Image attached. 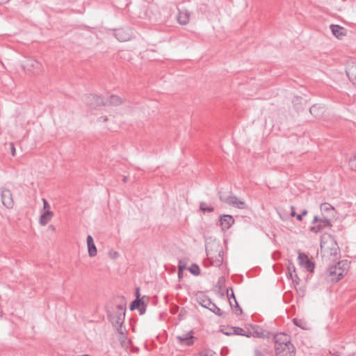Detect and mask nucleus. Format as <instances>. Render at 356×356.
<instances>
[{"label": "nucleus", "mask_w": 356, "mask_h": 356, "mask_svg": "<svg viewBox=\"0 0 356 356\" xmlns=\"http://www.w3.org/2000/svg\"><path fill=\"white\" fill-rule=\"evenodd\" d=\"M345 266H346V263L341 261L328 268L327 270V281L331 282H339L347 273V268Z\"/></svg>", "instance_id": "f257e3e1"}, {"label": "nucleus", "mask_w": 356, "mask_h": 356, "mask_svg": "<svg viewBox=\"0 0 356 356\" xmlns=\"http://www.w3.org/2000/svg\"><path fill=\"white\" fill-rule=\"evenodd\" d=\"M327 237L330 240V245L327 244V241H324L322 238L321 241V250L323 252L324 254H327L333 257V260H334L337 259L338 256L340 254L339 247L335 238L331 234H327Z\"/></svg>", "instance_id": "f03ea898"}, {"label": "nucleus", "mask_w": 356, "mask_h": 356, "mask_svg": "<svg viewBox=\"0 0 356 356\" xmlns=\"http://www.w3.org/2000/svg\"><path fill=\"white\" fill-rule=\"evenodd\" d=\"M126 314V305H118L113 312L107 311V317L113 326L116 327L118 324H124Z\"/></svg>", "instance_id": "7ed1b4c3"}, {"label": "nucleus", "mask_w": 356, "mask_h": 356, "mask_svg": "<svg viewBox=\"0 0 356 356\" xmlns=\"http://www.w3.org/2000/svg\"><path fill=\"white\" fill-rule=\"evenodd\" d=\"M218 196L220 201L238 209H243L246 207L245 202L238 200L236 196L233 195L232 193L219 191Z\"/></svg>", "instance_id": "20e7f679"}, {"label": "nucleus", "mask_w": 356, "mask_h": 356, "mask_svg": "<svg viewBox=\"0 0 356 356\" xmlns=\"http://www.w3.org/2000/svg\"><path fill=\"white\" fill-rule=\"evenodd\" d=\"M197 302L204 308L209 309L211 312L214 313L216 315L218 316H222L223 312L221 309L214 303L213 302L209 296L202 294L197 297Z\"/></svg>", "instance_id": "39448f33"}, {"label": "nucleus", "mask_w": 356, "mask_h": 356, "mask_svg": "<svg viewBox=\"0 0 356 356\" xmlns=\"http://www.w3.org/2000/svg\"><path fill=\"white\" fill-rule=\"evenodd\" d=\"M320 209L324 226H327L329 228H330L332 227V223L330 218L334 217L335 216L334 207H332L330 204L325 202L321 204Z\"/></svg>", "instance_id": "423d86ee"}, {"label": "nucleus", "mask_w": 356, "mask_h": 356, "mask_svg": "<svg viewBox=\"0 0 356 356\" xmlns=\"http://www.w3.org/2000/svg\"><path fill=\"white\" fill-rule=\"evenodd\" d=\"M24 70L31 74H38L42 71V64L33 58L26 59L22 65Z\"/></svg>", "instance_id": "0eeeda50"}, {"label": "nucleus", "mask_w": 356, "mask_h": 356, "mask_svg": "<svg viewBox=\"0 0 356 356\" xmlns=\"http://www.w3.org/2000/svg\"><path fill=\"white\" fill-rule=\"evenodd\" d=\"M113 35L121 42L129 40L132 36V31L129 27L114 29Z\"/></svg>", "instance_id": "6e6552de"}, {"label": "nucleus", "mask_w": 356, "mask_h": 356, "mask_svg": "<svg viewBox=\"0 0 356 356\" xmlns=\"http://www.w3.org/2000/svg\"><path fill=\"white\" fill-rule=\"evenodd\" d=\"M84 101L88 105L93 108H96L102 106H106L108 104V103L105 102L102 97L92 94L86 96Z\"/></svg>", "instance_id": "1a4fd4ad"}, {"label": "nucleus", "mask_w": 356, "mask_h": 356, "mask_svg": "<svg viewBox=\"0 0 356 356\" xmlns=\"http://www.w3.org/2000/svg\"><path fill=\"white\" fill-rule=\"evenodd\" d=\"M177 343L181 346H191L194 343L195 337L193 331L191 330L182 335H178L175 337Z\"/></svg>", "instance_id": "9d476101"}, {"label": "nucleus", "mask_w": 356, "mask_h": 356, "mask_svg": "<svg viewBox=\"0 0 356 356\" xmlns=\"http://www.w3.org/2000/svg\"><path fill=\"white\" fill-rule=\"evenodd\" d=\"M1 197L3 206L8 209H12L14 206L13 194L9 189L6 188H1Z\"/></svg>", "instance_id": "9b49d317"}, {"label": "nucleus", "mask_w": 356, "mask_h": 356, "mask_svg": "<svg viewBox=\"0 0 356 356\" xmlns=\"http://www.w3.org/2000/svg\"><path fill=\"white\" fill-rule=\"evenodd\" d=\"M276 356H295L296 348L293 344L289 346L275 347Z\"/></svg>", "instance_id": "f8f14e48"}, {"label": "nucleus", "mask_w": 356, "mask_h": 356, "mask_svg": "<svg viewBox=\"0 0 356 356\" xmlns=\"http://www.w3.org/2000/svg\"><path fill=\"white\" fill-rule=\"evenodd\" d=\"M273 339L275 341V347L289 346L292 344L290 341V337L284 333H278L274 335Z\"/></svg>", "instance_id": "ddd939ff"}, {"label": "nucleus", "mask_w": 356, "mask_h": 356, "mask_svg": "<svg viewBox=\"0 0 356 356\" xmlns=\"http://www.w3.org/2000/svg\"><path fill=\"white\" fill-rule=\"evenodd\" d=\"M220 225L222 231L229 229L234 223V219L232 216L228 214L220 215L219 217Z\"/></svg>", "instance_id": "4468645a"}, {"label": "nucleus", "mask_w": 356, "mask_h": 356, "mask_svg": "<svg viewBox=\"0 0 356 356\" xmlns=\"http://www.w3.org/2000/svg\"><path fill=\"white\" fill-rule=\"evenodd\" d=\"M346 73L350 81H356V61L353 60L348 63Z\"/></svg>", "instance_id": "2eb2a0df"}, {"label": "nucleus", "mask_w": 356, "mask_h": 356, "mask_svg": "<svg viewBox=\"0 0 356 356\" xmlns=\"http://www.w3.org/2000/svg\"><path fill=\"white\" fill-rule=\"evenodd\" d=\"M330 29L332 34L338 39H342L346 35V29L339 25L331 24Z\"/></svg>", "instance_id": "dca6fc26"}, {"label": "nucleus", "mask_w": 356, "mask_h": 356, "mask_svg": "<svg viewBox=\"0 0 356 356\" xmlns=\"http://www.w3.org/2000/svg\"><path fill=\"white\" fill-rule=\"evenodd\" d=\"M268 332H266L265 330H264L261 327L255 325L252 327L251 330L248 331V334H249V337L253 336L257 337L259 338H264L268 337Z\"/></svg>", "instance_id": "f3484780"}, {"label": "nucleus", "mask_w": 356, "mask_h": 356, "mask_svg": "<svg viewBox=\"0 0 356 356\" xmlns=\"http://www.w3.org/2000/svg\"><path fill=\"white\" fill-rule=\"evenodd\" d=\"M177 18L180 24H187L190 19V13L186 10H179Z\"/></svg>", "instance_id": "a211bd4d"}, {"label": "nucleus", "mask_w": 356, "mask_h": 356, "mask_svg": "<svg viewBox=\"0 0 356 356\" xmlns=\"http://www.w3.org/2000/svg\"><path fill=\"white\" fill-rule=\"evenodd\" d=\"M87 245H88V255L90 257H93L97 255V248L95 245L94 241L92 237L90 235H88L87 236Z\"/></svg>", "instance_id": "6ab92c4d"}, {"label": "nucleus", "mask_w": 356, "mask_h": 356, "mask_svg": "<svg viewBox=\"0 0 356 356\" xmlns=\"http://www.w3.org/2000/svg\"><path fill=\"white\" fill-rule=\"evenodd\" d=\"M53 217V212L49 210L44 211L40 215L39 222L41 225H46Z\"/></svg>", "instance_id": "aec40b11"}, {"label": "nucleus", "mask_w": 356, "mask_h": 356, "mask_svg": "<svg viewBox=\"0 0 356 356\" xmlns=\"http://www.w3.org/2000/svg\"><path fill=\"white\" fill-rule=\"evenodd\" d=\"M105 102L108 103L106 106H118L122 104L124 100L117 95H112Z\"/></svg>", "instance_id": "412c9836"}, {"label": "nucleus", "mask_w": 356, "mask_h": 356, "mask_svg": "<svg viewBox=\"0 0 356 356\" xmlns=\"http://www.w3.org/2000/svg\"><path fill=\"white\" fill-rule=\"evenodd\" d=\"M306 103V100L300 97H295L293 99V104L295 108L298 111L303 109V105Z\"/></svg>", "instance_id": "4be33fe9"}, {"label": "nucleus", "mask_w": 356, "mask_h": 356, "mask_svg": "<svg viewBox=\"0 0 356 356\" xmlns=\"http://www.w3.org/2000/svg\"><path fill=\"white\" fill-rule=\"evenodd\" d=\"M323 109V108L322 107H321L316 104H314L310 107L309 112L315 118H318L322 115Z\"/></svg>", "instance_id": "5701e85b"}, {"label": "nucleus", "mask_w": 356, "mask_h": 356, "mask_svg": "<svg viewBox=\"0 0 356 356\" xmlns=\"http://www.w3.org/2000/svg\"><path fill=\"white\" fill-rule=\"evenodd\" d=\"M124 324H118L116 326V332L120 335L119 340H124L127 338V330L123 326Z\"/></svg>", "instance_id": "b1692460"}, {"label": "nucleus", "mask_w": 356, "mask_h": 356, "mask_svg": "<svg viewBox=\"0 0 356 356\" xmlns=\"http://www.w3.org/2000/svg\"><path fill=\"white\" fill-rule=\"evenodd\" d=\"M305 259V263L303 264V266L309 272H312L314 269V263L312 261L308 256H304Z\"/></svg>", "instance_id": "393cba45"}, {"label": "nucleus", "mask_w": 356, "mask_h": 356, "mask_svg": "<svg viewBox=\"0 0 356 356\" xmlns=\"http://www.w3.org/2000/svg\"><path fill=\"white\" fill-rule=\"evenodd\" d=\"M293 322L296 326L300 327L302 330L307 329V324L306 321H305L302 319H299V318H293Z\"/></svg>", "instance_id": "a878e982"}, {"label": "nucleus", "mask_w": 356, "mask_h": 356, "mask_svg": "<svg viewBox=\"0 0 356 356\" xmlns=\"http://www.w3.org/2000/svg\"><path fill=\"white\" fill-rule=\"evenodd\" d=\"M231 330H233V334L236 335H241L249 337V334H248V332H245L243 329L238 327H232Z\"/></svg>", "instance_id": "bb28decb"}, {"label": "nucleus", "mask_w": 356, "mask_h": 356, "mask_svg": "<svg viewBox=\"0 0 356 356\" xmlns=\"http://www.w3.org/2000/svg\"><path fill=\"white\" fill-rule=\"evenodd\" d=\"M200 209L203 213H211L214 211V208L212 207L207 206V204L204 202H201L200 204Z\"/></svg>", "instance_id": "cd10ccee"}, {"label": "nucleus", "mask_w": 356, "mask_h": 356, "mask_svg": "<svg viewBox=\"0 0 356 356\" xmlns=\"http://www.w3.org/2000/svg\"><path fill=\"white\" fill-rule=\"evenodd\" d=\"M325 227H328L324 226V223L318 222V225L311 227L310 231L314 233H318V232L323 231Z\"/></svg>", "instance_id": "c85d7f7f"}, {"label": "nucleus", "mask_w": 356, "mask_h": 356, "mask_svg": "<svg viewBox=\"0 0 356 356\" xmlns=\"http://www.w3.org/2000/svg\"><path fill=\"white\" fill-rule=\"evenodd\" d=\"M288 278L291 279L294 284H299L300 279L298 277V275L296 274V268L294 266H293V272H289V276Z\"/></svg>", "instance_id": "c756f323"}, {"label": "nucleus", "mask_w": 356, "mask_h": 356, "mask_svg": "<svg viewBox=\"0 0 356 356\" xmlns=\"http://www.w3.org/2000/svg\"><path fill=\"white\" fill-rule=\"evenodd\" d=\"M190 273L195 276H197L200 274V269L197 264H193L190 268H188Z\"/></svg>", "instance_id": "7c9ffc66"}, {"label": "nucleus", "mask_w": 356, "mask_h": 356, "mask_svg": "<svg viewBox=\"0 0 356 356\" xmlns=\"http://www.w3.org/2000/svg\"><path fill=\"white\" fill-rule=\"evenodd\" d=\"M227 296L229 299V305H230L231 307H233V304H232L231 299L233 298L234 301L236 299L235 295L234 293L232 287H229L227 289Z\"/></svg>", "instance_id": "2f4dec72"}, {"label": "nucleus", "mask_w": 356, "mask_h": 356, "mask_svg": "<svg viewBox=\"0 0 356 356\" xmlns=\"http://www.w3.org/2000/svg\"><path fill=\"white\" fill-rule=\"evenodd\" d=\"M139 302L140 299H135L134 300H133L129 306L130 310L134 311L135 309H137L139 307Z\"/></svg>", "instance_id": "473e14b6"}, {"label": "nucleus", "mask_w": 356, "mask_h": 356, "mask_svg": "<svg viewBox=\"0 0 356 356\" xmlns=\"http://www.w3.org/2000/svg\"><path fill=\"white\" fill-rule=\"evenodd\" d=\"M349 165L351 169L356 170V155L350 159Z\"/></svg>", "instance_id": "72a5a7b5"}, {"label": "nucleus", "mask_w": 356, "mask_h": 356, "mask_svg": "<svg viewBox=\"0 0 356 356\" xmlns=\"http://www.w3.org/2000/svg\"><path fill=\"white\" fill-rule=\"evenodd\" d=\"M235 305H233V307L235 309V313L237 316L241 315L242 314V309L240 307L239 305L238 304L236 300L234 301Z\"/></svg>", "instance_id": "f704fd0d"}, {"label": "nucleus", "mask_w": 356, "mask_h": 356, "mask_svg": "<svg viewBox=\"0 0 356 356\" xmlns=\"http://www.w3.org/2000/svg\"><path fill=\"white\" fill-rule=\"evenodd\" d=\"M304 256H307V255L304 253H299V254H298V263L301 266H303V264L305 263V259Z\"/></svg>", "instance_id": "c9c22d12"}, {"label": "nucleus", "mask_w": 356, "mask_h": 356, "mask_svg": "<svg viewBox=\"0 0 356 356\" xmlns=\"http://www.w3.org/2000/svg\"><path fill=\"white\" fill-rule=\"evenodd\" d=\"M186 262H184L182 260H179V264H178V270H179V271H184L186 269Z\"/></svg>", "instance_id": "e433bc0d"}, {"label": "nucleus", "mask_w": 356, "mask_h": 356, "mask_svg": "<svg viewBox=\"0 0 356 356\" xmlns=\"http://www.w3.org/2000/svg\"><path fill=\"white\" fill-rule=\"evenodd\" d=\"M312 222V224H316L318 222L323 223V217H318L317 216H315Z\"/></svg>", "instance_id": "4c0bfd02"}, {"label": "nucleus", "mask_w": 356, "mask_h": 356, "mask_svg": "<svg viewBox=\"0 0 356 356\" xmlns=\"http://www.w3.org/2000/svg\"><path fill=\"white\" fill-rule=\"evenodd\" d=\"M42 202H43V210L44 211H47V210L50 211V205H49V202L47 201V200L43 198Z\"/></svg>", "instance_id": "58836bf2"}, {"label": "nucleus", "mask_w": 356, "mask_h": 356, "mask_svg": "<svg viewBox=\"0 0 356 356\" xmlns=\"http://www.w3.org/2000/svg\"><path fill=\"white\" fill-rule=\"evenodd\" d=\"M225 282V279L223 276H221L219 277L218 281V285L219 286L220 289H222V285L224 284Z\"/></svg>", "instance_id": "ea45409f"}, {"label": "nucleus", "mask_w": 356, "mask_h": 356, "mask_svg": "<svg viewBox=\"0 0 356 356\" xmlns=\"http://www.w3.org/2000/svg\"><path fill=\"white\" fill-rule=\"evenodd\" d=\"M145 299H147V300H148V298L145 296L140 298L139 307H142L143 305H147V302L145 301Z\"/></svg>", "instance_id": "a19ab883"}, {"label": "nucleus", "mask_w": 356, "mask_h": 356, "mask_svg": "<svg viewBox=\"0 0 356 356\" xmlns=\"http://www.w3.org/2000/svg\"><path fill=\"white\" fill-rule=\"evenodd\" d=\"M146 307H147V305H143L142 307H139L138 308L140 315H143L145 313Z\"/></svg>", "instance_id": "79ce46f5"}, {"label": "nucleus", "mask_w": 356, "mask_h": 356, "mask_svg": "<svg viewBox=\"0 0 356 356\" xmlns=\"http://www.w3.org/2000/svg\"><path fill=\"white\" fill-rule=\"evenodd\" d=\"M109 254H110V257L112 258V259H115L117 257H118L119 256V254L118 252L116 251H111L109 252Z\"/></svg>", "instance_id": "37998d69"}, {"label": "nucleus", "mask_w": 356, "mask_h": 356, "mask_svg": "<svg viewBox=\"0 0 356 356\" xmlns=\"http://www.w3.org/2000/svg\"><path fill=\"white\" fill-rule=\"evenodd\" d=\"M254 356H265L264 354L259 350L255 349L254 350Z\"/></svg>", "instance_id": "c03bdc74"}, {"label": "nucleus", "mask_w": 356, "mask_h": 356, "mask_svg": "<svg viewBox=\"0 0 356 356\" xmlns=\"http://www.w3.org/2000/svg\"><path fill=\"white\" fill-rule=\"evenodd\" d=\"M135 296H136V299H140V288L139 287H137L136 289Z\"/></svg>", "instance_id": "a18cd8bd"}, {"label": "nucleus", "mask_w": 356, "mask_h": 356, "mask_svg": "<svg viewBox=\"0 0 356 356\" xmlns=\"http://www.w3.org/2000/svg\"><path fill=\"white\" fill-rule=\"evenodd\" d=\"M291 217H294L296 216V211H295V207L294 206H291Z\"/></svg>", "instance_id": "49530a36"}, {"label": "nucleus", "mask_w": 356, "mask_h": 356, "mask_svg": "<svg viewBox=\"0 0 356 356\" xmlns=\"http://www.w3.org/2000/svg\"><path fill=\"white\" fill-rule=\"evenodd\" d=\"M10 151L13 156L15 155V148L13 143H10Z\"/></svg>", "instance_id": "de8ad7c7"}, {"label": "nucleus", "mask_w": 356, "mask_h": 356, "mask_svg": "<svg viewBox=\"0 0 356 356\" xmlns=\"http://www.w3.org/2000/svg\"><path fill=\"white\" fill-rule=\"evenodd\" d=\"M293 265H292V266H291V265H289L288 266V268H287L288 272L286 273L287 277H289V272H293Z\"/></svg>", "instance_id": "09e8293b"}, {"label": "nucleus", "mask_w": 356, "mask_h": 356, "mask_svg": "<svg viewBox=\"0 0 356 356\" xmlns=\"http://www.w3.org/2000/svg\"><path fill=\"white\" fill-rule=\"evenodd\" d=\"M184 271H179L178 270V278L179 280H181L183 278Z\"/></svg>", "instance_id": "8fccbe9b"}, {"label": "nucleus", "mask_w": 356, "mask_h": 356, "mask_svg": "<svg viewBox=\"0 0 356 356\" xmlns=\"http://www.w3.org/2000/svg\"><path fill=\"white\" fill-rule=\"evenodd\" d=\"M296 218H297V220L298 221H301L302 220V215H300V213L298 214V215L296 214Z\"/></svg>", "instance_id": "3c124183"}, {"label": "nucleus", "mask_w": 356, "mask_h": 356, "mask_svg": "<svg viewBox=\"0 0 356 356\" xmlns=\"http://www.w3.org/2000/svg\"><path fill=\"white\" fill-rule=\"evenodd\" d=\"M307 214V209H304V210L301 212V213H300V215H302V217H303V216H306Z\"/></svg>", "instance_id": "603ef678"}, {"label": "nucleus", "mask_w": 356, "mask_h": 356, "mask_svg": "<svg viewBox=\"0 0 356 356\" xmlns=\"http://www.w3.org/2000/svg\"><path fill=\"white\" fill-rule=\"evenodd\" d=\"M223 334L227 335V336H229L231 334H233V332H229V331H227V332H223Z\"/></svg>", "instance_id": "864d4df0"}, {"label": "nucleus", "mask_w": 356, "mask_h": 356, "mask_svg": "<svg viewBox=\"0 0 356 356\" xmlns=\"http://www.w3.org/2000/svg\"><path fill=\"white\" fill-rule=\"evenodd\" d=\"M332 356H340V354L338 352H335L332 355Z\"/></svg>", "instance_id": "5fc2aeb1"}, {"label": "nucleus", "mask_w": 356, "mask_h": 356, "mask_svg": "<svg viewBox=\"0 0 356 356\" xmlns=\"http://www.w3.org/2000/svg\"><path fill=\"white\" fill-rule=\"evenodd\" d=\"M222 259L221 258L220 259H219V260L218 261V264H217V265H218V266H220V265L222 264Z\"/></svg>", "instance_id": "6e6d98bb"}, {"label": "nucleus", "mask_w": 356, "mask_h": 356, "mask_svg": "<svg viewBox=\"0 0 356 356\" xmlns=\"http://www.w3.org/2000/svg\"><path fill=\"white\" fill-rule=\"evenodd\" d=\"M127 177H124L123 181L124 182H127Z\"/></svg>", "instance_id": "4d7b16f0"}, {"label": "nucleus", "mask_w": 356, "mask_h": 356, "mask_svg": "<svg viewBox=\"0 0 356 356\" xmlns=\"http://www.w3.org/2000/svg\"><path fill=\"white\" fill-rule=\"evenodd\" d=\"M201 356H209V355L207 353H206V354H201Z\"/></svg>", "instance_id": "13d9d810"}, {"label": "nucleus", "mask_w": 356, "mask_h": 356, "mask_svg": "<svg viewBox=\"0 0 356 356\" xmlns=\"http://www.w3.org/2000/svg\"><path fill=\"white\" fill-rule=\"evenodd\" d=\"M107 120V118L106 117H104V121H106Z\"/></svg>", "instance_id": "bf43d9fd"}, {"label": "nucleus", "mask_w": 356, "mask_h": 356, "mask_svg": "<svg viewBox=\"0 0 356 356\" xmlns=\"http://www.w3.org/2000/svg\"><path fill=\"white\" fill-rule=\"evenodd\" d=\"M210 356H213V354H211Z\"/></svg>", "instance_id": "052dcab7"}]
</instances>
